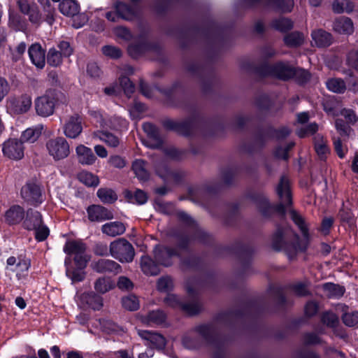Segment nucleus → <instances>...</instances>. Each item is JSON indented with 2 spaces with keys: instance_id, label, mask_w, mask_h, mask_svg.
<instances>
[{
  "instance_id": "338daca9",
  "label": "nucleus",
  "mask_w": 358,
  "mask_h": 358,
  "mask_svg": "<svg viewBox=\"0 0 358 358\" xmlns=\"http://www.w3.org/2000/svg\"><path fill=\"white\" fill-rule=\"evenodd\" d=\"M336 128L342 136H348L351 131V128L343 120L338 119L335 122Z\"/></svg>"
},
{
  "instance_id": "6ab92c4d",
  "label": "nucleus",
  "mask_w": 358,
  "mask_h": 358,
  "mask_svg": "<svg viewBox=\"0 0 358 358\" xmlns=\"http://www.w3.org/2000/svg\"><path fill=\"white\" fill-rule=\"evenodd\" d=\"M24 217V210L18 205L11 206L5 213V220L10 225L20 223Z\"/></svg>"
},
{
  "instance_id": "6e6d98bb",
  "label": "nucleus",
  "mask_w": 358,
  "mask_h": 358,
  "mask_svg": "<svg viewBox=\"0 0 358 358\" xmlns=\"http://www.w3.org/2000/svg\"><path fill=\"white\" fill-rule=\"evenodd\" d=\"M293 78H295L299 84H304L310 80L311 74L303 69L294 67Z\"/></svg>"
},
{
  "instance_id": "c85d7f7f",
  "label": "nucleus",
  "mask_w": 358,
  "mask_h": 358,
  "mask_svg": "<svg viewBox=\"0 0 358 358\" xmlns=\"http://www.w3.org/2000/svg\"><path fill=\"white\" fill-rule=\"evenodd\" d=\"M267 8L279 10L282 12H291L294 7V0H266Z\"/></svg>"
},
{
  "instance_id": "680f3d73",
  "label": "nucleus",
  "mask_w": 358,
  "mask_h": 358,
  "mask_svg": "<svg viewBox=\"0 0 358 358\" xmlns=\"http://www.w3.org/2000/svg\"><path fill=\"white\" fill-rule=\"evenodd\" d=\"M343 322L348 327H355L358 324V312L346 313L342 316Z\"/></svg>"
},
{
  "instance_id": "603ef678",
  "label": "nucleus",
  "mask_w": 358,
  "mask_h": 358,
  "mask_svg": "<svg viewBox=\"0 0 358 358\" xmlns=\"http://www.w3.org/2000/svg\"><path fill=\"white\" fill-rule=\"evenodd\" d=\"M310 282H296L292 286V290L299 296H308L311 294L309 290Z\"/></svg>"
},
{
  "instance_id": "a211bd4d",
  "label": "nucleus",
  "mask_w": 358,
  "mask_h": 358,
  "mask_svg": "<svg viewBox=\"0 0 358 358\" xmlns=\"http://www.w3.org/2000/svg\"><path fill=\"white\" fill-rule=\"evenodd\" d=\"M92 137L105 143L110 148H117L120 143V139L117 136L106 130L94 131Z\"/></svg>"
},
{
  "instance_id": "4c0bfd02",
  "label": "nucleus",
  "mask_w": 358,
  "mask_h": 358,
  "mask_svg": "<svg viewBox=\"0 0 358 358\" xmlns=\"http://www.w3.org/2000/svg\"><path fill=\"white\" fill-rule=\"evenodd\" d=\"M145 162L142 159H136L132 164V169L136 177L141 180H147L149 173L145 168Z\"/></svg>"
},
{
  "instance_id": "7ed1b4c3",
  "label": "nucleus",
  "mask_w": 358,
  "mask_h": 358,
  "mask_svg": "<svg viewBox=\"0 0 358 358\" xmlns=\"http://www.w3.org/2000/svg\"><path fill=\"white\" fill-rule=\"evenodd\" d=\"M189 239L186 236H179L176 247L171 248L157 245L154 249L155 261L161 265L169 266L171 264L173 257H180L183 252L188 250Z\"/></svg>"
},
{
  "instance_id": "aec40b11",
  "label": "nucleus",
  "mask_w": 358,
  "mask_h": 358,
  "mask_svg": "<svg viewBox=\"0 0 358 358\" xmlns=\"http://www.w3.org/2000/svg\"><path fill=\"white\" fill-rule=\"evenodd\" d=\"M76 153L78 162L82 164L91 165L93 164L96 157L94 155L92 150L83 145H79L76 148Z\"/></svg>"
},
{
  "instance_id": "1a4fd4ad",
  "label": "nucleus",
  "mask_w": 358,
  "mask_h": 358,
  "mask_svg": "<svg viewBox=\"0 0 358 358\" xmlns=\"http://www.w3.org/2000/svg\"><path fill=\"white\" fill-rule=\"evenodd\" d=\"M17 5L21 13L28 17L30 23L38 27L43 22V16L38 5L28 0H17Z\"/></svg>"
},
{
  "instance_id": "09e8293b",
  "label": "nucleus",
  "mask_w": 358,
  "mask_h": 358,
  "mask_svg": "<svg viewBox=\"0 0 358 358\" xmlns=\"http://www.w3.org/2000/svg\"><path fill=\"white\" fill-rule=\"evenodd\" d=\"M78 177L81 182L89 187H96L99 182V178L90 172L83 171Z\"/></svg>"
},
{
  "instance_id": "864d4df0",
  "label": "nucleus",
  "mask_w": 358,
  "mask_h": 358,
  "mask_svg": "<svg viewBox=\"0 0 358 358\" xmlns=\"http://www.w3.org/2000/svg\"><path fill=\"white\" fill-rule=\"evenodd\" d=\"M122 304L125 309L130 311L136 310L139 308L138 299L134 295L122 298Z\"/></svg>"
},
{
  "instance_id": "a18cd8bd",
  "label": "nucleus",
  "mask_w": 358,
  "mask_h": 358,
  "mask_svg": "<svg viewBox=\"0 0 358 358\" xmlns=\"http://www.w3.org/2000/svg\"><path fill=\"white\" fill-rule=\"evenodd\" d=\"M272 27L281 32H285L292 29L293 22L287 17H280L272 22Z\"/></svg>"
},
{
  "instance_id": "f3484780",
  "label": "nucleus",
  "mask_w": 358,
  "mask_h": 358,
  "mask_svg": "<svg viewBox=\"0 0 358 358\" xmlns=\"http://www.w3.org/2000/svg\"><path fill=\"white\" fill-rule=\"evenodd\" d=\"M333 29L340 34H351L354 31V25L350 17L341 16L333 23Z\"/></svg>"
},
{
  "instance_id": "774afa93",
  "label": "nucleus",
  "mask_w": 358,
  "mask_h": 358,
  "mask_svg": "<svg viewBox=\"0 0 358 358\" xmlns=\"http://www.w3.org/2000/svg\"><path fill=\"white\" fill-rule=\"evenodd\" d=\"M33 230L35 231V237L38 241H43L47 238L49 235L48 228L43 224Z\"/></svg>"
},
{
  "instance_id": "7c9ffc66",
  "label": "nucleus",
  "mask_w": 358,
  "mask_h": 358,
  "mask_svg": "<svg viewBox=\"0 0 358 358\" xmlns=\"http://www.w3.org/2000/svg\"><path fill=\"white\" fill-rule=\"evenodd\" d=\"M315 150L321 159H324L329 153V148L327 145V141L321 135L314 137Z\"/></svg>"
},
{
  "instance_id": "052dcab7",
  "label": "nucleus",
  "mask_w": 358,
  "mask_h": 358,
  "mask_svg": "<svg viewBox=\"0 0 358 358\" xmlns=\"http://www.w3.org/2000/svg\"><path fill=\"white\" fill-rule=\"evenodd\" d=\"M322 322L327 327H334L338 323V318L334 313L326 312L322 315Z\"/></svg>"
},
{
  "instance_id": "72a5a7b5",
  "label": "nucleus",
  "mask_w": 358,
  "mask_h": 358,
  "mask_svg": "<svg viewBox=\"0 0 358 358\" xmlns=\"http://www.w3.org/2000/svg\"><path fill=\"white\" fill-rule=\"evenodd\" d=\"M284 42L288 47H299L303 43L304 36L299 31H293L285 36Z\"/></svg>"
},
{
  "instance_id": "412c9836",
  "label": "nucleus",
  "mask_w": 358,
  "mask_h": 358,
  "mask_svg": "<svg viewBox=\"0 0 358 358\" xmlns=\"http://www.w3.org/2000/svg\"><path fill=\"white\" fill-rule=\"evenodd\" d=\"M43 224L42 216L39 212L30 208L27 211V216L23 222L24 228L33 230Z\"/></svg>"
},
{
  "instance_id": "393cba45",
  "label": "nucleus",
  "mask_w": 358,
  "mask_h": 358,
  "mask_svg": "<svg viewBox=\"0 0 358 358\" xmlns=\"http://www.w3.org/2000/svg\"><path fill=\"white\" fill-rule=\"evenodd\" d=\"M177 216L178 220L182 222L184 224L196 229V234L195 236L196 238H199L201 241H205L206 234L201 229L197 228V224L196 222L187 213L185 212H178L177 213Z\"/></svg>"
},
{
  "instance_id": "4be33fe9",
  "label": "nucleus",
  "mask_w": 358,
  "mask_h": 358,
  "mask_svg": "<svg viewBox=\"0 0 358 358\" xmlns=\"http://www.w3.org/2000/svg\"><path fill=\"white\" fill-rule=\"evenodd\" d=\"M311 36L315 45L320 48L329 46L333 41L331 34L321 29L313 31Z\"/></svg>"
},
{
  "instance_id": "13d9d810",
  "label": "nucleus",
  "mask_w": 358,
  "mask_h": 358,
  "mask_svg": "<svg viewBox=\"0 0 358 358\" xmlns=\"http://www.w3.org/2000/svg\"><path fill=\"white\" fill-rule=\"evenodd\" d=\"M173 287V280L170 277H162L157 282V288L160 292H168Z\"/></svg>"
},
{
  "instance_id": "9d476101",
  "label": "nucleus",
  "mask_w": 358,
  "mask_h": 358,
  "mask_svg": "<svg viewBox=\"0 0 358 358\" xmlns=\"http://www.w3.org/2000/svg\"><path fill=\"white\" fill-rule=\"evenodd\" d=\"M165 303L173 308H180L189 315L199 313L202 308L201 303L198 300H194L189 303H182L175 294H168L164 299Z\"/></svg>"
},
{
  "instance_id": "49530a36",
  "label": "nucleus",
  "mask_w": 358,
  "mask_h": 358,
  "mask_svg": "<svg viewBox=\"0 0 358 358\" xmlns=\"http://www.w3.org/2000/svg\"><path fill=\"white\" fill-rule=\"evenodd\" d=\"M64 57L60 51L56 50L55 48H50L47 55V62L52 66H59L62 63V58Z\"/></svg>"
},
{
  "instance_id": "c9c22d12",
  "label": "nucleus",
  "mask_w": 358,
  "mask_h": 358,
  "mask_svg": "<svg viewBox=\"0 0 358 358\" xmlns=\"http://www.w3.org/2000/svg\"><path fill=\"white\" fill-rule=\"evenodd\" d=\"M31 98L27 94L22 95L15 103V111L17 113H24L31 106Z\"/></svg>"
},
{
  "instance_id": "f704fd0d",
  "label": "nucleus",
  "mask_w": 358,
  "mask_h": 358,
  "mask_svg": "<svg viewBox=\"0 0 358 358\" xmlns=\"http://www.w3.org/2000/svg\"><path fill=\"white\" fill-rule=\"evenodd\" d=\"M289 214L291 219L298 226L304 238L308 240L309 237L308 229L303 217L293 209L289 210Z\"/></svg>"
},
{
  "instance_id": "f8f14e48",
  "label": "nucleus",
  "mask_w": 358,
  "mask_h": 358,
  "mask_svg": "<svg viewBox=\"0 0 358 358\" xmlns=\"http://www.w3.org/2000/svg\"><path fill=\"white\" fill-rule=\"evenodd\" d=\"M83 131L82 118L78 114L68 117L64 125V133L70 138H77Z\"/></svg>"
},
{
  "instance_id": "69168bd1",
  "label": "nucleus",
  "mask_w": 358,
  "mask_h": 358,
  "mask_svg": "<svg viewBox=\"0 0 358 358\" xmlns=\"http://www.w3.org/2000/svg\"><path fill=\"white\" fill-rule=\"evenodd\" d=\"M347 64L358 72V50H352L348 53Z\"/></svg>"
},
{
  "instance_id": "de8ad7c7",
  "label": "nucleus",
  "mask_w": 358,
  "mask_h": 358,
  "mask_svg": "<svg viewBox=\"0 0 358 358\" xmlns=\"http://www.w3.org/2000/svg\"><path fill=\"white\" fill-rule=\"evenodd\" d=\"M182 342L185 348L190 350L196 349L201 345L199 336L194 333L184 336Z\"/></svg>"
},
{
  "instance_id": "ddd939ff",
  "label": "nucleus",
  "mask_w": 358,
  "mask_h": 358,
  "mask_svg": "<svg viewBox=\"0 0 358 358\" xmlns=\"http://www.w3.org/2000/svg\"><path fill=\"white\" fill-rule=\"evenodd\" d=\"M88 218L91 222H102L113 218V213L108 208L99 206L92 205L87 208Z\"/></svg>"
},
{
  "instance_id": "4468645a",
  "label": "nucleus",
  "mask_w": 358,
  "mask_h": 358,
  "mask_svg": "<svg viewBox=\"0 0 358 358\" xmlns=\"http://www.w3.org/2000/svg\"><path fill=\"white\" fill-rule=\"evenodd\" d=\"M92 268L97 273H113L117 274L121 272V266L113 260L101 259L92 264Z\"/></svg>"
},
{
  "instance_id": "37998d69",
  "label": "nucleus",
  "mask_w": 358,
  "mask_h": 358,
  "mask_svg": "<svg viewBox=\"0 0 358 358\" xmlns=\"http://www.w3.org/2000/svg\"><path fill=\"white\" fill-rule=\"evenodd\" d=\"M195 331L208 343L212 342L215 335V330L211 325L197 327Z\"/></svg>"
},
{
  "instance_id": "b1692460",
  "label": "nucleus",
  "mask_w": 358,
  "mask_h": 358,
  "mask_svg": "<svg viewBox=\"0 0 358 358\" xmlns=\"http://www.w3.org/2000/svg\"><path fill=\"white\" fill-rule=\"evenodd\" d=\"M59 11L67 17H74L80 11V6L75 0H63L59 5Z\"/></svg>"
},
{
  "instance_id": "2eb2a0df",
  "label": "nucleus",
  "mask_w": 358,
  "mask_h": 358,
  "mask_svg": "<svg viewBox=\"0 0 358 358\" xmlns=\"http://www.w3.org/2000/svg\"><path fill=\"white\" fill-rule=\"evenodd\" d=\"M28 53L32 64L39 69H43L45 64V55L41 45L32 44L29 48Z\"/></svg>"
},
{
  "instance_id": "f257e3e1",
  "label": "nucleus",
  "mask_w": 358,
  "mask_h": 358,
  "mask_svg": "<svg viewBox=\"0 0 358 358\" xmlns=\"http://www.w3.org/2000/svg\"><path fill=\"white\" fill-rule=\"evenodd\" d=\"M276 192L280 201V203L271 206L267 198L262 194L257 195L255 202L259 211L264 217H269L273 210L282 215L285 214V208L292 205V194L290 191L289 180L286 176H282L277 186Z\"/></svg>"
},
{
  "instance_id": "c756f323",
  "label": "nucleus",
  "mask_w": 358,
  "mask_h": 358,
  "mask_svg": "<svg viewBox=\"0 0 358 358\" xmlns=\"http://www.w3.org/2000/svg\"><path fill=\"white\" fill-rule=\"evenodd\" d=\"M39 2L43 6L44 13L43 20H44L49 25H52L55 21V8L51 4L49 0H39Z\"/></svg>"
},
{
  "instance_id": "5701e85b",
  "label": "nucleus",
  "mask_w": 358,
  "mask_h": 358,
  "mask_svg": "<svg viewBox=\"0 0 358 358\" xmlns=\"http://www.w3.org/2000/svg\"><path fill=\"white\" fill-rule=\"evenodd\" d=\"M126 227L121 222H111L101 227V231L111 237L120 236L125 232Z\"/></svg>"
},
{
  "instance_id": "a878e982",
  "label": "nucleus",
  "mask_w": 358,
  "mask_h": 358,
  "mask_svg": "<svg viewBox=\"0 0 358 358\" xmlns=\"http://www.w3.org/2000/svg\"><path fill=\"white\" fill-rule=\"evenodd\" d=\"M164 126L166 129L176 130L184 135H187L191 130V122L189 120L178 122L168 120L164 122Z\"/></svg>"
},
{
  "instance_id": "a19ab883",
  "label": "nucleus",
  "mask_w": 358,
  "mask_h": 358,
  "mask_svg": "<svg viewBox=\"0 0 358 358\" xmlns=\"http://www.w3.org/2000/svg\"><path fill=\"white\" fill-rule=\"evenodd\" d=\"M113 285L109 278H99L94 282L95 290L100 294H105L112 289Z\"/></svg>"
},
{
  "instance_id": "bf43d9fd",
  "label": "nucleus",
  "mask_w": 358,
  "mask_h": 358,
  "mask_svg": "<svg viewBox=\"0 0 358 358\" xmlns=\"http://www.w3.org/2000/svg\"><path fill=\"white\" fill-rule=\"evenodd\" d=\"M99 322L101 330L106 334H110L117 331L118 326L110 320L100 319Z\"/></svg>"
},
{
  "instance_id": "3c124183",
  "label": "nucleus",
  "mask_w": 358,
  "mask_h": 358,
  "mask_svg": "<svg viewBox=\"0 0 358 358\" xmlns=\"http://www.w3.org/2000/svg\"><path fill=\"white\" fill-rule=\"evenodd\" d=\"M120 88H122L124 94L127 96H130L134 93L135 90V85L130 80V79L126 76H120L119 78Z\"/></svg>"
},
{
  "instance_id": "473e14b6",
  "label": "nucleus",
  "mask_w": 358,
  "mask_h": 358,
  "mask_svg": "<svg viewBox=\"0 0 358 358\" xmlns=\"http://www.w3.org/2000/svg\"><path fill=\"white\" fill-rule=\"evenodd\" d=\"M354 8L355 3L350 0H335L332 3V10L335 13H350Z\"/></svg>"
},
{
  "instance_id": "58836bf2",
  "label": "nucleus",
  "mask_w": 358,
  "mask_h": 358,
  "mask_svg": "<svg viewBox=\"0 0 358 358\" xmlns=\"http://www.w3.org/2000/svg\"><path fill=\"white\" fill-rule=\"evenodd\" d=\"M82 299L94 310H99L103 306L102 298L94 292L83 294Z\"/></svg>"
},
{
  "instance_id": "ea45409f",
  "label": "nucleus",
  "mask_w": 358,
  "mask_h": 358,
  "mask_svg": "<svg viewBox=\"0 0 358 358\" xmlns=\"http://www.w3.org/2000/svg\"><path fill=\"white\" fill-rule=\"evenodd\" d=\"M326 85L328 90L338 94H343L346 90L345 83L341 78H330L327 81Z\"/></svg>"
},
{
  "instance_id": "f03ea898",
  "label": "nucleus",
  "mask_w": 358,
  "mask_h": 358,
  "mask_svg": "<svg viewBox=\"0 0 358 358\" xmlns=\"http://www.w3.org/2000/svg\"><path fill=\"white\" fill-rule=\"evenodd\" d=\"M299 237L289 227H278L273 234L271 246L276 251L284 250L289 256L303 250L299 243Z\"/></svg>"
},
{
  "instance_id": "4d7b16f0",
  "label": "nucleus",
  "mask_w": 358,
  "mask_h": 358,
  "mask_svg": "<svg viewBox=\"0 0 358 358\" xmlns=\"http://www.w3.org/2000/svg\"><path fill=\"white\" fill-rule=\"evenodd\" d=\"M41 134L39 129L29 128L22 133L21 141L34 143L38 138Z\"/></svg>"
},
{
  "instance_id": "e2e57ef3",
  "label": "nucleus",
  "mask_w": 358,
  "mask_h": 358,
  "mask_svg": "<svg viewBox=\"0 0 358 358\" xmlns=\"http://www.w3.org/2000/svg\"><path fill=\"white\" fill-rule=\"evenodd\" d=\"M102 52L104 55L112 59H117L122 55V51L120 49L112 45L103 46L102 48Z\"/></svg>"
},
{
  "instance_id": "423d86ee",
  "label": "nucleus",
  "mask_w": 358,
  "mask_h": 358,
  "mask_svg": "<svg viewBox=\"0 0 358 358\" xmlns=\"http://www.w3.org/2000/svg\"><path fill=\"white\" fill-rule=\"evenodd\" d=\"M20 194L26 203L34 206H37L43 201L41 185L36 179L27 181L22 186Z\"/></svg>"
},
{
  "instance_id": "0e129e2a",
  "label": "nucleus",
  "mask_w": 358,
  "mask_h": 358,
  "mask_svg": "<svg viewBox=\"0 0 358 358\" xmlns=\"http://www.w3.org/2000/svg\"><path fill=\"white\" fill-rule=\"evenodd\" d=\"M156 172L162 178L167 179L170 176L176 178V173H172L169 171L168 166L164 163H159L156 166Z\"/></svg>"
},
{
  "instance_id": "5fc2aeb1",
  "label": "nucleus",
  "mask_w": 358,
  "mask_h": 358,
  "mask_svg": "<svg viewBox=\"0 0 358 358\" xmlns=\"http://www.w3.org/2000/svg\"><path fill=\"white\" fill-rule=\"evenodd\" d=\"M30 261L29 259L18 258L16 268L13 270L16 272L18 279H20L25 275L24 273L28 271Z\"/></svg>"
},
{
  "instance_id": "2f4dec72",
  "label": "nucleus",
  "mask_w": 358,
  "mask_h": 358,
  "mask_svg": "<svg viewBox=\"0 0 358 358\" xmlns=\"http://www.w3.org/2000/svg\"><path fill=\"white\" fill-rule=\"evenodd\" d=\"M85 250V245L78 241H67L64 248V251L67 255H75V256L84 254Z\"/></svg>"
},
{
  "instance_id": "9b49d317",
  "label": "nucleus",
  "mask_w": 358,
  "mask_h": 358,
  "mask_svg": "<svg viewBox=\"0 0 358 358\" xmlns=\"http://www.w3.org/2000/svg\"><path fill=\"white\" fill-rule=\"evenodd\" d=\"M23 142L16 138H10L2 145L3 155L12 160H20L24 157Z\"/></svg>"
},
{
  "instance_id": "e433bc0d",
  "label": "nucleus",
  "mask_w": 358,
  "mask_h": 358,
  "mask_svg": "<svg viewBox=\"0 0 358 358\" xmlns=\"http://www.w3.org/2000/svg\"><path fill=\"white\" fill-rule=\"evenodd\" d=\"M115 9L120 17L124 20H130L134 15V8L120 1L115 3Z\"/></svg>"
},
{
  "instance_id": "79ce46f5",
  "label": "nucleus",
  "mask_w": 358,
  "mask_h": 358,
  "mask_svg": "<svg viewBox=\"0 0 358 358\" xmlns=\"http://www.w3.org/2000/svg\"><path fill=\"white\" fill-rule=\"evenodd\" d=\"M338 216L342 223L347 224L348 227L352 229L355 227V219L350 208L343 206L339 212Z\"/></svg>"
},
{
  "instance_id": "c03bdc74",
  "label": "nucleus",
  "mask_w": 358,
  "mask_h": 358,
  "mask_svg": "<svg viewBox=\"0 0 358 358\" xmlns=\"http://www.w3.org/2000/svg\"><path fill=\"white\" fill-rule=\"evenodd\" d=\"M97 196L103 203H112L117 199L116 193L111 189L101 188L97 191Z\"/></svg>"
},
{
  "instance_id": "cd10ccee",
  "label": "nucleus",
  "mask_w": 358,
  "mask_h": 358,
  "mask_svg": "<svg viewBox=\"0 0 358 358\" xmlns=\"http://www.w3.org/2000/svg\"><path fill=\"white\" fill-rule=\"evenodd\" d=\"M141 267L143 272L148 275H156L160 272L159 268L148 256H143L141 260Z\"/></svg>"
},
{
  "instance_id": "0eeeda50",
  "label": "nucleus",
  "mask_w": 358,
  "mask_h": 358,
  "mask_svg": "<svg viewBox=\"0 0 358 358\" xmlns=\"http://www.w3.org/2000/svg\"><path fill=\"white\" fill-rule=\"evenodd\" d=\"M294 66L287 62H278L273 65L266 64L257 69L262 75H271L282 80H288L293 78Z\"/></svg>"
},
{
  "instance_id": "dca6fc26",
  "label": "nucleus",
  "mask_w": 358,
  "mask_h": 358,
  "mask_svg": "<svg viewBox=\"0 0 358 358\" xmlns=\"http://www.w3.org/2000/svg\"><path fill=\"white\" fill-rule=\"evenodd\" d=\"M138 335L144 340L149 342L152 348L162 350L166 345L165 338L156 332L149 331H139Z\"/></svg>"
},
{
  "instance_id": "20e7f679",
  "label": "nucleus",
  "mask_w": 358,
  "mask_h": 358,
  "mask_svg": "<svg viewBox=\"0 0 358 358\" xmlns=\"http://www.w3.org/2000/svg\"><path fill=\"white\" fill-rule=\"evenodd\" d=\"M66 102L65 96L59 91L49 90L45 93L36 99L35 110L39 116L46 117L54 113L55 108L58 101Z\"/></svg>"
},
{
  "instance_id": "6e6552de",
  "label": "nucleus",
  "mask_w": 358,
  "mask_h": 358,
  "mask_svg": "<svg viewBox=\"0 0 358 358\" xmlns=\"http://www.w3.org/2000/svg\"><path fill=\"white\" fill-rule=\"evenodd\" d=\"M48 153L56 161L67 157L70 154V148L67 141L63 137L50 139L46 143Z\"/></svg>"
},
{
  "instance_id": "39448f33",
  "label": "nucleus",
  "mask_w": 358,
  "mask_h": 358,
  "mask_svg": "<svg viewBox=\"0 0 358 358\" xmlns=\"http://www.w3.org/2000/svg\"><path fill=\"white\" fill-rule=\"evenodd\" d=\"M109 252L112 257L121 262H131L135 255L133 245L123 238L110 243Z\"/></svg>"
},
{
  "instance_id": "8fccbe9b",
  "label": "nucleus",
  "mask_w": 358,
  "mask_h": 358,
  "mask_svg": "<svg viewBox=\"0 0 358 358\" xmlns=\"http://www.w3.org/2000/svg\"><path fill=\"white\" fill-rule=\"evenodd\" d=\"M323 287L329 297H340L343 296L345 292L343 287L334 283H326L324 285Z\"/></svg>"
},
{
  "instance_id": "bb28decb",
  "label": "nucleus",
  "mask_w": 358,
  "mask_h": 358,
  "mask_svg": "<svg viewBox=\"0 0 358 358\" xmlns=\"http://www.w3.org/2000/svg\"><path fill=\"white\" fill-rule=\"evenodd\" d=\"M166 319V313L161 310H156L150 311L146 316L143 317V322L149 324L159 325L163 324Z\"/></svg>"
}]
</instances>
